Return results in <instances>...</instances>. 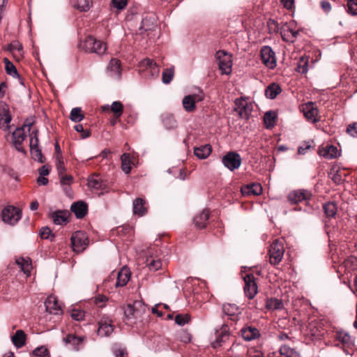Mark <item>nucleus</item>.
I'll list each match as a JSON object with an SVG mask.
<instances>
[{
    "instance_id": "obj_1",
    "label": "nucleus",
    "mask_w": 357,
    "mask_h": 357,
    "mask_svg": "<svg viewBox=\"0 0 357 357\" xmlns=\"http://www.w3.org/2000/svg\"><path fill=\"white\" fill-rule=\"evenodd\" d=\"M79 47L86 52L95 53L98 55H102L107 50L106 44L92 36H88L84 40L81 41Z\"/></svg>"
},
{
    "instance_id": "obj_2",
    "label": "nucleus",
    "mask_w": 357,
    "mask_h": 357,
    "mask_svg": "<svg viewBox=\"0 0 357 357\" xmlns=\"http://www.w3.org/2000/svg\"><path fill=\"white\" fill-rule=\"evenodd\" d=\"M144 308V305L140 301H135L133 304H128L124 307V316L126 324H132L135 323V320L141 317Z\"/></svg>"
},
{
    "instance_id": "obj_3",
    "label": "nucleus",
    "mask_w": 357,
    "mask_h": 357,
    "mask_svg": "<svg viewBox=\"0 0 357 357\" xmlns=\"http://www.w3.org/2000/svg\"><path fill=\"white\" fill-rule=\"evenodd\" d=\"M284 248L282 240L275 239L268 250L269 261L272 265L278 264L282 259Z\"/></svg>"
},
{
    "instance_id": "obj_4",
    "label": "nucleus",
    "mask_w": 357,
    "mask_h": 357,
    "mask_svg": "<svg viewBox=\"0 0 357 357\" xmlns=\"http://www.w3.org/2000/svg\"><path fill=\"white\" fill-rule=\"evenodd\" d=\"M70 240L73 250L77 253L83 252L89 244L86 234L82 231H77L73 233Z\"/></svg>"
},
{
    "instance_id": "obj_5",
    "label": "nucleus",
    "mask_w": 357,
    "mask_h": 357,
    "mask_svg": "<svg viewBox=\"0 0 357 357\" xmlns=\"http://www.w3.org/2000/svg\"><path fill=\"white\" fill-rule=\"evenodd\" d=\"M2 220L10 225H15L22 218L21 211L15 206H8L1 213Z\"/></svg>"
},
{
    "instance_id": "obj_6",
    "label": "nucleus",
    "mask_w": 357,
    "mask_h": 357,
    "mask_svg": "<svg viewBox=\"0 0 357 357\" xmlns=\"http://www.w3.org/2000/svg\"><path fill=\"white\" fill-rule=\"evenodd\" d=\"M222 162L225 167L234 171L241 166V158L238 153L230 151L222 157Z\"/></svg>"
},
{
    "instance_id": "obj_7",
    "label": "nucleus",
    "mask_w": 357,
    "mask_h": 357,
    "mask_svg": "<svg viewBox=\"0 0 357 357\" xmlns=\"http://www.w3.org/2000/svg\"><path fill=\"white\" fill-rule=\"evenodd\" d=\"M215 56L222 73L226 75L230 74L232 66L231 56L224 51H218L216 52Z\"/></svg>"
},
{
    "instance_id": "obj_8",
    "label": "nucleus",
    "mask_w": 357,
    "mask_h": 357,
    "mask_svg": "<svg viewBox=\"0 0 357 357\" xmlns=\"http://www.w3.org/2000/svg\"><path fill=\"white\" fill-rule=\"evenodd\" d=\"M245 282L244 292L249 299H252L257 294V284L253 274H246L243 277Z\"/></svg>"
},
{
    "instance_id": "obj_9",
    "label": "nucleus",
    "mask_w": 357,
    "mask_h": 357,
    "mask_svg": "<svg viewBox=\"0 0 357 357\" xmlns=\"http://www.w3.org/2000/svg\"><path fill=\"white\" fill-rule=\"evenodd\" d=\"M252 110V105L244 98H238L235 100L234 111L241 119H248Z\"/></svg>"
},
{
    "instance_id": "obj_10",
    "label": "nucleus",
    "mask_w": 357,
    "mask_h": 357,
    "mask_svg": "<svg viewBox=\"0 0 357 357\" xmlns=\"http://www.w3.org/2000/svg\"><path fill=\"white\" fill-rule=\"evenodd\" d=\"M260 52L262 62L270 69H273L276 66V59L273 50L269 46H264Z\"/></svg>"
},
{
    "instance_id": "obj_11",
    "label": "nucleus",
    "mask_w": 357,
    "mask_h": 357,
    "mask_svg": "<svg viewBox=\"0 0 357 357\" xmlns=\"http://www.w3.org/2000/svg\"><path fill=\"white\" fill-rule=\"evenodd\" d=\"M302 111L305 117L312 123L319 121L318 118V109L316 105L312 102H308L302 105Z\"/></svg>"
},
{
    "instance_id": "obj_12",
    "label": "nucleus",
    "mask_w": 357,
    "mask_h": 357,
    "mask_svg": "<svg viewBox=\"0 0 357 357\" xmlns=\"http://www.w3.org/2000/svg\"><path fill=\"white\" fill-rule=\"evenodd\" d=\"M97 333L102 337L109 336L114 331V326L112 320L107 317H103L98 322Z\"/></svg>"
},
{
    "instance_id": "obj_13",
    "label": "nucleus",
    "mask_w": 357,
    "mask_h": 357,
    "mask_svg": "<svg viewBox=\"0 0 357 357\" xmlns=\"http://www.w3.org/2000/svg\"><path fill=\"white\" fill-rule=\"evenodd\" d=\"M336 339L343 344V349L347 354L353 355L355 351L354 344L351 342L350 335L345 332H337Z\"/></svg>"
},
{
    "instance_id": "obj_14",
    "label": "nucleus",
    "mask_w": 357,
    "mask_h": 357,
    "mask_svg": "<svg viewBox=\"0 0 357 357\" xmlns=\"http://www.w3.org/2000/svg\"><path fill=\"white\" fill-rule=\"evenodd\" d=\"M312 197V193L307 190H297L291 192L288 195V200L291 204H297L303 201H307Z\"/></svg>"
},
{
    "instance_id": "obj_15",
    "label": "nucleus",
    "mask_w": 357,
    "mask_h": 357,
    "mask_svg": "<svg viewBox=\"0 0 357 357\" xmlns=\"http://www.w3.org/2000/svg\"><path fill=\"white\" fill-rule=\"evenodd\" d=\"M106 73L109 77L119 79L121 75L120 61L117 59H112L107 67Z\"/></svg>"
},
{
    "instance_id": "obj_16",
    "label": "nucleus",
    "mask_w": 357,
    "mask_h": 357,
    "mask_svg": "<svg viewBox=\"0 0 357 357\" xmlns=\"http://www.w3.org/2000/svg\"><path fill=\"white\" fill-rule=\"evenodd\" d=\"M84 336L79 337L73 334H68L66 337L63 338V341L66 344H70L73 349L75 351H79L83 348Z\"/></svg>"
},
{
    "instance_id": "obj_17",
    "label": "nucleus",
    "mask_w": 357,
    "mask_h": 357,
    "mask_svg": "<svg viewBox=\"0 0 357 357\" xmlns=\"http://www.w3.org/2000/svg\"><path fill=\"white\" fill-rule=\"evenodd\" d=\"M25 137L26 135L24 128H18L13 132V143L15 149L20 152H24L22 144L24 140Z\"/></svg>"
},
{
    "instance_id": "obj_18",
    "label": "nucleus",
    "mask_w": 357,
    "mask_h": 357,
    "mask_svg": "<svg viewBox=\"0 0 357 357\" xmlns=\"http://www.w3.org/2000/svg\"><path fill=\"white\" fill-rule=\"evenodd\" d=\"M47 312L54 314H61L62 310L58 303V300L54 296H49L45 301Z\"/></svg>"
},
{
    "instance_id": "obj_19",
    "label": "nucleus",
    "mask_w": 357,
    "mask_h": 357,
    "mask_svg": "<svg viewBox=\"0 0 357 357\" xmlns=\"http://www.w3.org/2000/svg\"><path fill=\"white\" fill-rule=\"evenodd\" d=\"M262 187L257 183H250L241 187V193L243 196L259 195L262 193Z\"/></svg>"
},
{
    "instance_id": "obj_20",
    "label": "nucleus",
    "mask_w": 357,
    "mask_h": 357,
    "mask_svg": "<svg viewBox=\"0 0 357 357\" xmlns=\"http://www.w3.org/2000/svg\"><path fill=\"white\" fill-rule=\"evenodd\" d=\"M223 313L229 317L231 320L237 322L239 317V308L235 304L226 303L222 305Z\"/></svg>"
},
{
    "instance_id": "obj_21",
    "label": "nucleus",
    "mask_w": 357,
    "mask_h": 357,
    "mask_svg": "<svg viewBox=\"0 0 357 357\" xmlns=\"http://www.w3.org/2000/svg\"><path fill=\"white\" fill-rule=\"evenodd\" d=\"M318 154L326 159H333L337 158L340 153L337 147L333 145H327L324 147H319Z\"/></svg>"
},
{
    "instance_id": "obj_22",
    "label": "nucleus",
    "mask_w": 357,
    "mask_h": 357,
    "mask_svg": "<svg viewBox=\"0 0 357 357\" xmlns=\"http://www.w3.org/2000/svg\"><path fill=\"white\" fill-rule=\"evenodd\" d=\"M241 334L242 337L246 341H251L259 337V330L251 326H246L241 328Z\"/></svg>"
},
{
    "instance_id": "obj_23",
    "label": "nucleus",
    "mask_w": 357,
    "mask_h": 357,
    "mask_svg": "<svg viewBox=\"0 0 357 357\" xmlns=\"http://www.w3.org/2000/svg\"><path fill=\"white\" fill-rule=\"evenodd\" d=\"M202 98H199L198 96L188 95L183 98L182 103L185 111L192 112L195 111L196 106L195 102L202 100Z\"/></svg>"
},
{
    "instance_id": "obj_24",
    "label": "nucleus",
    "mask_w": 357,
    "mask_h": 357,
    "mask_svg": "<svg viewBox=\"0 0 357 357\" xmlns=\"http://www.w3.org/2000/svg\"><path fill=\"white\" fill-rule=\"evenodd\" d=\"M87 205L84 202L79 201L71 205L70 210L73 212L77 218H84L87 213Z\"/></svg>"
},
{
    "instance_id": "obj_25",
    "label": "nucleus",
    "mask_w": 357,
    "mask_h": 357,
    "mask_svg": "<svg viewBox=\"0 0 357 357\" xmlns=\"http://www.w3.org/2000/svg\"><path fill=\"white\" fill-rule=\"evenodd\" d=\"M298 33V31L292 29L289 26H287L282 30L281 36L283 40L286 42L294 43Z\"/></svg>"
},
{
    "instance_id": "obj_26",
    "label": "nucleus",
    "mask_w": 357,
    "mask_h": 357,
    "mask_svg": "<svg viewBox=\"0 0 357 357\" xmlns=\"http://www.w3.org/2000/svg\"><path fill=\"white\" fill-rule=\"evenodd\" d=\"M208 218L209 211L205 209L194 218V223L197 228L202 229L206 226Z\"/></svg>"
},
{
    "instance_id": "obj_27",
    "label": "nucleus",
    "mask_w": 357,
    "mask_h": 357,
    "mask_svg": "<svg viewBox=\"0 0 357 357\" xmlns=\"http://www.w3.org/2000/svg\"><path fill=\"white\" fill-rule=\"evenodd\" d=\"M130 278V272L127 268H123L119 271L115 284L116 287H124Z\"/></svg>"
},
{
    "instance_id": "obj_28",
    "label": "nucleus",
    "mask_w": 357,
    "mask_h": 357,
    "mask_svg": "<svg viewBox=\"0 0 357 357\" xmlns=\"http://www.w3.org/2000/svg\"><path fill=\"white\" fill-rule=\"evenodd\" d=\"M69 212L67 211H57L52 213L51 218L55 225L66 224L68 222Z\"/></svg>"
},
{
    "instance_id": "obj_29",
    "label": "nucleus",
    "mask_w": 357,
    "mask_h": 357,
    "mask_svg": "<svg viewBox=\"0 0 357 357\" xmlns=\"http://www.w3.org/2000/svg\"><path fill=\"white\" fill-rule=\"evenodd\" d=\"M145 204L146 201L142 198L138 197L134 199L132 203L134 214L139 216L144 215L147 211Z\"/></svg>"
},
{
    "instance_id": "obj_30",
    "label": "nucleus",
    "mask_w": 357,
    "mask_h": 357,
    "mask_svg": "<svg viewBox=\"0 0 357 357\" xmlns=\"http://www.w3.org/2000/svg\"><path fill=\"white\" fill-rule=\"evenodd\" d=\"M11 340L17 348H21L25 344L26 334L22 330H17L11 337Z\"/></svg>"
},
{
    "instance_id": "obj_31",
    "label": "nucleus",
    "mask_w": 357,
    "mask_h": 357,
    "mask_svg": "<svg viewBox=\"0 0 357 357\" xmlns=\"http://www.w3.org/2000/svg\"><path fill=\"white\" fill-rule=\"evenodd\" d=\"M146 264L149 270L152 271H156L162 267L160 259L158 256L153 257L152 255L147 257Z\"/></svg>"
},
{
    "instance_id": "obj_32",
    "label": "nucleus",
    "mask_w": 357,
    "mask_h": 357,
    "mask_svg": "<svg viewBox=\"0 0 357 357\" xmlns=\"http://www.w3.org/2000/svg\"><path fill=\"white\" fill-rule=\"evenodd\" d=\"M212 151L210 144H205L194 149L195 155L199 159H206L209 156Z\"/></svg>"
},
{
    "instance_id": "obj_33",
    "label": "nucleus",
    "mask_w": 357,
    "mask_h": 357,
    "mask_svg": "<svg viewBox=\"0 0 357 357\" xmlns=\"http://www.w3.org/2000/svg\"><path fill=\"white\" fill-rule=\"evenodd\" d=\"M216 333V339L212 342V346L214 348L220 346L221 342H225L229 337L227 333V326L226 325L222 326L221 331H217Z\"/></svg>"
},
{
    "instance_id": "obj_34",
    "label": "nucleus",
    "mask_w": 357,
    "mask_h": 357,
    "mask_svg": "<svg viewBox=\"0 0 357 357\" xmlns=\"http://www.w3.org/2000/svg\"><path fill=\"white\" fill-rule=\"evenodd\" d=\"M75 8L82 12L88 11L93 5L92 0H71Z\"/></svg>"
},
{
    "instance_id": "obj_35",
    "label": "nucleus",
    "mask_w": 357,
    "mask_h": 357,
    "mask_svg": "<svg viewBox=\"0 0 357 357\" xmlns=\"http://www.w3.org/2000/svg\"><path fill=\"white\" fill-rule=\"evenodd\" d=\"M282 89L276 83L271 84L265 90V95L268 98L274 99L280 93Z\"/></svg>"
},
{
    "instance_id": "obj_36",
    "label": "nucleus",
    "mask_w": 357,
    "mask_h": 357,
    "mask_svg": "<svg viewBox=\"0 0 357 357\" xmlns=\"http://www.w3.org/2000/svg\"><path fill=\"white\" fill-rule=\"evenodd\" d=\"M323 209L328 218H335L337 211V206L335 202H328L323 205Z\"/></svg>"
},
{
    "instance_id": "obj_37",
    "label": "nucleus",
    "mask_w": 357,
    "mask_h": 357,
    "mask_svg": "<svg viewBox=\"0 0 357 357\" xmlns=\"http://www.w3.org/2000/svg\"><path fill=\"white\" fill-rule=\"evenodd\" d=\"M16 264L21 268L22 271L29 275L31 273V264L29 259L19 258L16 259Z\"/></svg>"
},
{
    "instance_id": "obj_38",
    "label": "nucleus",
    "mask_w": 357,
    "mask_h": 357,
    "mask_svg": "<svg viewBox=\"0 0 357 357\" xmlns=\"http://www.w3.org/2000/svg\"><path fill=\"white\" fill-rule=\"evenodd\" d=\"M162 123L167 130L174 129L177 126L176 121L172 114H167L162 117Z\"/></svg>"
},
{
    "instance_id": "obj_39",
    "label": "nucleus",
    "mask_w": 357,
    "mask_h": 357,
    "mask_svg": "<svg viewBox=\"0 0 357 357\" xmlns=\"http://www.w3.org/2000/svg\"><path fill=\"white\" fill-rule=\"evenodd\" d=\"M121 169L126 173H130L131 170V160L129 153H123L121 157Z\"/></svg>"
},
{
    "instance_id": "obj_40",
    "label": "nucleus",
    "mask_w": 357,
    "mask_h": 357,
    "mask_svg": "<svg viewBox=\"0 0 357 357\" xmlns=\"http://www.w3.org/2000/svg\"><path fill=\"white\" fill-rule=\"evenodd\" d=\"M266 306L268 309L274 310L282 309L284 305L281 300L272 298L267 300Z\"/></svg>"
},
{
    "instance_id": "obj_41",
    "label": "nucleus",
    "mask_w": 357,
    "mask_h": 357,
    "mask_svg": "<svg viewBox=\"0 0 357 357\" xmlns=\"http://www.w3.org/2000/svg\"><path fill=\"white\" fill-rule=\"evenodd\" d=\"M3 61L5 63V70L6 73L13 76V77H19L16 67L13 65V63L7 58H4Z\"/></svg>"
},
{
    "instance_id": "obj_42",
    "label": "nucleus",
    "mask_w": 357,
    "mask_h": 357,
    "mask_svg": "<svg viewBox=\"0 0 357 357\" xmlns=\"http://www.w3.org/2000/svg\"><path fill=\"white\" fill-rule=\"evenodd\" d=\"M110 109L114 113V116L119 119L123 114V105L119 101H114L110 106Z\"/></svg>"
},
{
    "instance_id": "obj_43",
    "label": "nucleus",
    "mask_w": 357,
    "mask_h": 357,
    "mask_svg": "<svg viewBox=\"0 0 357 357\" xmlns=\"http://www.w3.org/2000/svg\"><path fill=\"white\" fill-rule=\"evenodd\" d=\"M280 352L281 355L285 357H301L298 352L287 345L282 346L280 349Z\"/></svg>"
},
{
    "instance_id": "obj_44",
    "label": "nucleus",
    "mask_w": 357,
    "mask_h": 357,
    "mask_svg": "<svg viewBox=\"0 0 357 357\" xmlns=\"http://www.w3.org/2000/svg\"><path fill=\"white\" fill-rule=\"evenodd\" d=\"M84 114L82 113L80 107L73 108L70 114V119L72 121L79 122L84 119Z\"/></svg>"
},
{
    "instance_id": "obj_45",
    "label": "nucleus",
    "mask_w": 357,
    "mask_h": 357,
    "mask_svg": "<svg viewBox=\"0 0 357 357\" xmlns=\"http://www.w3.org/2000/svg\"><path fill=\"white\" fill-rule=\"evenodd\" d=\"M275 118L276 115L272 111H269L265 113L264 116V121L266 128H271L274 126Z\"/></svg>"
},
{
    "instance_id": "obj_46",
    "label": "nucleus",
    "mask_w": 357,
    "mask_h": 357,
    "mask_svg": "<svg viewBox=\"0 0 357 357\" xmlns=\"http://www.w3.org/2000/svg\"><path fill=\"white\" fill-rule=\"evenodd\" d=\"M32 356L38 357H50L48 349L45 346H40L36 348L31 354Z\"/></svg>"
},
{
    "instance_id": "obj_47",
    "label": "nucleus",
    "mask_w": 357,
    "mask_h": 357,
    "mask_svg": "<svg viewBox=\"0 0 357 357\" xmlns=\"http://www.w3.org/2000/svg\"><path fill=\"white\" fill-rule=\"evenodd\" d=\"M31 155L32 158L39 162H44L43 157L42 155L41 149L39 146L30 148Z\"/></svg>"
},
{
    "instance_id": "obj_48",
    "label": "nucleus",
    "mask_w": 357,
    "mask_h": 357,
    "mask_svg": "<svg viewBox=\"0 0 357 357\" xmlns=\"http://www.w3.org/2000/svg\"><path fill=\"white\" fill-rule=\"evenodd\" d=\"M142 65L149 68L153 73L158 75L159 73V68L157 63L151 59H145L142 62Z\"/></svg>"
},
{
    "instance_id": "obj_49",
    "label": "nucleus",
    "mask_w": 357,
    "mask_h": 357,
    "mask_svg": "<svg viewBox=\"0 0 357 357\" xmlns=\"http://www.w3.org/2000/svg\"><path fill=\"white\" fill-rule=\"evenodd\" d=\"M329 177L336 183L340 184L343 181L342 172L339 170L332 169L329 173Z\"/></svg>"
},
{
    "instance_id": "obj_50",
    "label": "nucleus",
    "mask_w": 357,
    "mask_h": 357,
    "mask_svg": "<svg viewBox=\"0 0 357 357\" xmlns=\"http://www.w3.org/2000/svg\"><path fill=\"white\" fill-rule=\"evenodd\" d=\"M346 10L351 15H357V0H347Z\"/></svg>"
},
{
    "instance_id": "obj_51",
    "label": "nucleus",
    "mask_w": 357,
    "mask_h": 357,
    "mask_svg": "<svg viewBox=\"0 0 357 357\" xmlns=\"http://www.w3.org/2000/svg\"><path fill=\"white\" fill-rule=\"evenodd\" d=\"M174 75V68H167L162 73V80L164 84H169L173 79Z\"/></svg>"
},
{
    "instance_id": "obj_52",
    "label": "nucleus",
    "mask_w": 357,
    "mask_h": 357,
    "mask_svg": "<svg viewBox=\"0 0 357 357\" xmlns=\"http://www.w3.org/2000/svg\"><path fill=\"white\" fill-rule=\"evenodd\" d=\"M190 320V316L189 314H178L175 317V322L180 326H183L188 324Z\"/></svg>"
},
{
    "instance_id": "obj_53",
    "label": "nucleus",
    "mask_w": 357,
    "mask_h": 357,
    "mask_svg": "<svg viewBox=\"0 0 357 357\" xmlns=\"http://www.w3.org/2000/svg\"><path fill=\"white\" fill-rule=\"evenodd\" d=\"M296 70L298 73L304 74L307 71V61L305 58L301 57L298 62Z\"/></svg>"
},
{
    "instance_id": "obj_54",
    "label": "nucleus",
    "mask_w": 357,
    "mask_h": 357,
    "mask_svg": "<svg viewBox=\"0 0 357 357\" xmlns=\"http://www.w3.org/2000/svg\"><path fill=\"white\" fill-rule=\"evenodd\" d=\"M40 236L41 238L50 239L52 241L54 238V235L52 234V231L47 227H43L40 231Z\"/></svg>"
},
{
    "instance_id": "obj_55",
    "label": "nucleus",
    "mask_w": 357,
    "mask_h": 357,
    "mask_svg": "<svg viewBox=\"0 0 357 357\" xmlns=\"http://www.w3.org/2000/svg\"><path fill=\"white\" fill-rule=\"evenodd\" d=\"M38 143V130H33L30 133V148L39 146Z\"/></svg>"
},
{
    "instance_id": "obj_56",
    "label": "nucleus",
    "mask_w": 357,
    "mask_h": 357,
    "mask_svg": "<svg viewBox=\"0 0 357 357\" xmlns=\"http://www.w3.org/2000/svg\"><path fill=\"white\" fill-rule=\"evenodd\" d=\"M149 20L147 19L146 17V18H144L142 21V26H140V31H141V33H142V32L144 31H150V30H152L155 25L153 24V22H151V24H149Z\"/></svg>"
},
{
    "instance_id": "obj_57",
    "label": "nucleus",
    "mask_w": 357,
    "mask_h": 357,
    "mask_svg": "<svg viewBox=\"0 0 357 357\" xmlns=\"http://www.w3.org/2000/svg\"><path fill=\"white\" fill-rule=\"evenodd\" d=\"M346 132L349 136L355 137L357 135V123L354 122L349 124L347 128Z\"/></svg>"
},
{
    "instance_id": "obj_58",
    "label": "nucleus",
    "mask_w": 357,
    "mask_h": 357,
    "mask_svg": "<svg viewBox=\"0 0 357 357\" xmlns=\"http://www.w3.org/2000/svg\"><path fill=\"white\" fill-rule=\"evenodd\" d=\"M11 121V116L0 117V128L6 130L9 128V123Z\"/></svg>"
},
{
    "instance_id": "obj_59",
    "label": "nucleus",
    "mask_w": 357,
    "mask_h": 357,
    "mask_svg": "<svg viewBox=\"0 0 357 357\" xmlns=\"http://www.w3.org/2000/svg\"><path fill=\"white\" fill-rule=\"evenodd\" d=\"M88 185L89 188L98 190L102 188V183L98 178H91L89 180Z\"/></svg>"
},
{
    "instance_id": "obj_60",
    "label": "nucleus",
    "mask_w": 357,
    "mask_h": 357,
    "mask_svg": "<svg viewBox=\"0 0 357 357\" xmlns=\"http://www.w3.org/2000/svg\"><path fill=\"white\" fill-rule=\"evenodd\" d=\"M71 317L76 321H81L84 318V312L81 310H73L71 313Z\"/></svg>"
},
{
    "instance_id": "obj_61",
    "label": "nucleus",
    "mask_w": 357,
    "mask_h": 357,
    "mask_svg": "<svg viewBox=\"0 0 357 357\" xmlns=\"http://www.w3.org/2000/svg\"><path fill=\"white\" fill-rule=\"evenodd\" d=\"M8 106L5 102L0 101V117L10 116Z\"/></svg>"
},
{
    "instance_id": "obj_62",
    "label": "nucleus",
    "mask_w": 357,
    "mask_h": 357,
    "mask_svg": "<svg viewBox=\"0 0 357 357\" xmlns=\"http://www.w3.org/2000/svg\"><path fill=\"white\" fill-rule=\"evenodd\" d=\"M112 3L114 8L122 10L126 6L128 0H112Z\"/></svg>"
},
{
    "instance_id": "obj_63",
    "label": "nucleus",
    "mask_w": 357,
    "mask_h": 357,
    "mask_svg": "<svg viewBox=\"0 0 357 357\" xmlns=\"http://www.w3.org/2000/svg\"><path fill=\"white\" fill-rule=\"evenodd\" d=\"M59 176L60 178V183L62 185H69L70 182L73 181V176L71 175L63 174Z\"/></svg>"
},
{
    "instance_id": "obj_64",
    "label": "nucleus",
    "mask_w": 357,
    "mask_h": 357,
    "mask_svg": "<svg viewBox=\"0 0 357 357\" xmlns=\"http://www.w3.org/2000/svg\"><path fill=\"white\" fill-rule=\"evenodd\" d=\"M56 159H57V162H56V169L58 171V174H59V175H61V174H64L66 172L64 162H63V160L61 158H59V156H57Z\"/></svg>"
}]
</instances>
